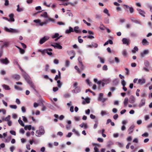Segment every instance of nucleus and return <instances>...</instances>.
Here are the masks:
<instances>
[{
	"label": "nucleus",
	"instance_id": "obj_60",
	"mask_svg": "<svg viewBox=\"0 0 152 152\" xmlns=\"http://www.w3.org/2000/svg\"><path fill=\"white\" fill-rule=\"evenodd\" d=\"M10 133L12 135H15L16 132H15L13 130H11L10 132Z\"/></svg>",
	"mask_w": 152,
	"mask_h": 152
},
{
	"label": "nucleus",
	"instance_id": "obj_8",
	"mask_svg": "<svg viewBox=\"0 0 152 152\" xmlns=\"http://www.w3.org/2000/svg\"><path fill=\"white\" fill-rule=\"evenodd\" d=\"M145 103V99L143 98L141 99L140 103L138 105V106L139 108L141 107H142L144 106Z\"/></svg>",
	"mask_w": 152,
	"mask_h": 152
},
{
	"label": "nucleus",
	"instance_id": "obj_46",
	"mask_svg": "<svg viewBox=\"0 0 152 152\" xmlns=\"http://www.w3.org/2000/svg\"><path fill=\"white\" fill-rule=\"evenodd\" d=\"M121 83L122 86H125L126 84V82L124 80L122 79L121 81Z\"/></svg>",
	"mask_w": 152,
	"mask_h": 152
},
{
	"label": "nucleus",
	"instance_id": "obj_56",
	"mask_svg": "<svg viewBox=\"0 0 152 152\" xmlns=\"http://www.w3.org/2000/svg\"><path fill=\"white\" fill-rule=\"evenodd\" d=\"M49 65L47 64L46 65V67L45 68V72H48L49 70Z\"/></svg>",
	"mask_w": 152,
	"mask_h": 152
},
{
	"label": "nucleus",
	"instance_id": "obj_1",
	"mask_svg": "<svg viewBox=\"0 0 152 152\" xmlns=\"http://www.w3.org/2000/svg\"><path fill=\"white\" fill-rule=\"evenodd\" d=\"M48 20L51 21L53 23L55 22V20L51 18H49L48 20H46L44 22H41V21L39 19L35 20L34 22L35 23L39 24V25L40 26H42L44 25H46L48 23Z\"/></svg>",
	"mask_w": 152,
	"mask_h": 152
},
{
	"label": "nucleus",
	"instance_id": "obj_64",
	"mask_svg": "<svg viewBox=\"0 0 152 152\" xmlns=\"http://www.w3.org/2000/svg\"><path fill=\"white\" fill-rule=\"evenodd\" d=\"M95 152H99L97 147L95 146L94 148Z\"/></svg>",
	"mask_w": 152,
	"mask_h": 152
},
{
	"label": "nucleus",
	"instance_id": "obj_15",
	"mask_svg": "<svg viewBox=\"0 0 152 152\" xmlns=\"http://www.w3.org/2000/svg\"><path fill=\"white\" fill-rule=\"evenodd\" d=\"M129 102L131 103H133L135 102V98L133 95L130 96L129 98Z\"/></svg>",
	"mask_w": 152,
	"mask_h": 152
},
{
	"label": "nucleus",
	"instance_id": "obj_17",
	"mask_svg": "<svg viewBox=\"0 0 152 152\" xmlns=\"http://www.w3.org/2000/svg\"><path fill=\"white\" fill-rule=\"evenodd\" d=\"M28 84L30 85V86L35 91H37L35 89V86L33 83L31 81L28 83Z\"/></svg>",
	"mask_w": 152,
	"mask_h": 152
},
{
	"label": "nucleus",
	"instance_id": "obj_21",
	"mask_svg": "<svg viewBox=\"0 0 152 152\" xmlns=\"http://www.w3.org/2000/svg\"><path fill=\"white\" fill-rule=\"evenodd\" d=\"M10 42L9 41L5 42L4 43V44L1 46V48L2 49L4 47H7L9 46Z\"/></svg>",
	"mask_w": 152,
	"mask_h": 152
},
{
	"label": "nucleus",
	"instance_id": "obj_20",
	"mask_svg": "<svg viewBox=\"0 0 152 152\" xmlns=\"http://www.w3.org/2000/svg\"><path fill=\"white\" fill-rule=\"evenodd\" d=\"M71 32H73V29L70 26L69 27V29H67L65 31V33L66 34H69Z\"/></svg>",
	"mask_w": 152,
	"mask_h": 152
},
{
	"label": "nucleus",
	"instance_id": "obj_32",
	"mask_svg": "<svg viewBox=\"0 0 152 152\" xmlns=\"http://www.w3.org/2000/svg\"><path fill=\"white\" fill-rule=\"evenodd\" d=\"M31 129V125H27L24 127V129L25 130L28 129L29 130H30Z\"/></svg>",
	"mask_w": 152,
	"mask_h": 152
},
{
	"label": "nucleus",
	"instance_id": "obj_29",
	"mask_svg": "<svg viewBox=\"0 0 152 152\" xmlns=\"http://www.w3.org/2000/svg\"><path fill=\"white\" fill-rule=\"evenodd\" d=\"M2 86L6 90H9L10 89L9 86L3 84L2 85Z\"/></svg>",
	"mask_w": 152,
	"mask_h": 152
},
{
	"label": "nucleus",
	"instance_id": "obj_61",
	"mask_svg": "<svg viewBox=\"0 0 152 152\" xmlns=\"http://www.w3.org/2000/svg\"><path fill=\"white\" fill-rule=\"evenodd\" d=\"M129 9V11L130 13H132L133 12L134 9L132 7H130Z\"/></svg>",
	"mask_w": 152,
	"mask_h": 152
},
{
	"label": "nucleus",
	"instance_id": "obj_59",
	"mask_svg": "<svg viewBox=\"0 0 152 152\" xmlns=\"http://www.w3.org/2000/svg\"><path fill=\"white\" fill-rule=\"evenodd\" d=\"M102 69L104 70H107L108 69L107 66L106 65H104Z\"/></svg>",
	"mask_w": 152,
	"mask_h": 152
},
{
	"label": "nucleus",
	"instance_id": "obj_35",
	"mask_svg": "<svg viewBox=\"0 0 152 152\" xmlns=\"http://www.w3.org/2000/svg\"><path fill=\"white\" fill-rule=\"evenodd\" d=\"M130 34L131 36L134 37H136L137 35V34L135 32H132Z\"/></svg>",
	"mask_w": 152,
	"mask_h": 152
},
{
	"label": "nucleus",
	"instance_id": "obj_5",
	"mask_svg": "<svg viewBox=\"0 0 152 152\" xmlns=\"http://www.w3.org/2000/svg\"><path fill=\"white\" fill-rule=\"evenodd\" d=\"M49 38V37L48 36H45L43 38L41 39L39 41V43L40 44H42L46 41L48 40Z\"/></svg>",
	"mask_w": 152,
	"mask_h": 152
},
{
	"label": "nucleus",
	"instance_id": "obj_24",
	"mask_svg": "<svg viewBox=\"0 0 152 152\" xmlns=\"http://www.w3.org/2000/svg\"><path fill=\"white\" fill-rule=\"evenodd\" d=\"M40 16L43 17L45 18H48L47 13L46 12H44L42 13V14L40 15Z\"/></svg>",
	"mask_w": 152,
	"mask_h": 152
},
{
	"label": "nucleus",
	"instance_id": "obj_13",
	"mask_svg": "<svg viewBox=\"0 0 152 152\" xmlns=\"http://www.w3.org/2000/svg\"><path fill=\"white\" fill-rule=\"evenodd\" d=\"M9 17L10 18L9 19V22H14L15 21V20L14 18V15L13 13H11L9 15Z\"/></svg>",
	"mask_w": 152,
	"mask_h": 152
},
{
	"label": "nucleus",
	"instance_id": "obj_58",
	"mask_svg": "<svg viewBox=\"0 0 152 152\" xmlns=\"http://www.w3.org/2000/svg\"><path fill=\"white\" fill-rule=\"evenodd\" d=\"M104 22L106 24L109 23V19L108 18H106L104 19Z\"/></svg>",
	"mask_w": 152,
	"mask_h": 152
},
{
	"label": "nucleus",
	"instance_id": "obj_6",
	"mask_svg": "<svg viewBox=\"0 0 152 152\" xmlns=\"http://www.w3.org/2000/svg\"><path fill=\"white\" fill-rule=\"evenodd\" d=\"M122 42L123 44L128 45L130 44V40L129 39H127L126 38H123L122 39Z\"/></svg>",
	"mask_w": 152,
	"mask_h": 152
},
{
	"label": "nucleus",
	"instance_id": "obj_9",
	"mask_svg": "<svg viewBox=\"0 0 152 152\" xmlns=\"http://www.w3.org/2000/svg\"><path fill=\"white\" fill-rule=\"evenodd\" d=\"M149 51L148 49L145 50L141 52L140 53V55L142 57H143L145 55H147L149 53Z\"/></svg>",
	"mask_w": 152,
	"mask_h": 152
},
{
	"label": "nucleus",
	"instance_id": "obj_53",
	"mask_svg": "<svg viewBox=\"0 0 152 152\" xmlns=\"http://www.w3.org/2000/svg\"><path fill=\"white\" fill-rule=\"evenodd\" d=\"M53 63L55 64H57L59 63V60L56 59H55L54 60Z\"/></svg>",
	"mask_w": 152,
	"mask_h": 152
},
{
	"label": "nucleus",
	"instance_id": "obj_19",
	"mask_svg": "<svg viewBox=\"0 0 152 152\" xmlns=\"http://www.w3.org/2000/svg\"><path fill=\"white\" fill-rule=\"evenodd\" d=\"M135 126L134 125H132L129 128V129H128V133L129 134H132L134 130V128Z\"/></svg>",
	"mask_w": 152,
	"mask_h": 152
},
{
	"label": "nucleus",
	"instance_id": "obj_2",
	"mask_svg": "<svg viewBox=\"0 0 152 152\" xmlns=\"http://www.w3.org/2000/svg\"><path fill=\"white\" fill-rule=\"evenodd\" d=\"M4 29L6 32L11 33L18 34L20 32V30L19 29L12 28H8L6 27H4Z\"/></svg>",
	"mask_w": 152,
	"mask_h": 152
},
{
	"label": "nucleus",
	"instance_id": "obj_43",
	"mask_svg": "<svg viewBox=\"0 0 152 152\" xmlns=\"http://www.w3.org/2000/svg\"><path fill=\"white\" fill-rule=\"evenodd\" d=\"M125 70H126V75H129L130 73L129 69L127 68H125Z\"/></svg>",
	"mask_w": 152,
	"mask_h": 152
},
{
	"label": "nucleus",
	"instance_id": "obj_12",
	"mask_svg": "<svg viewBox=\"0 0 152 152\" xmlns=\"http://www.w3.org/2000/svg\"><path fill=\"white\" fill-rule=\"evenodd\" d=\"M75 31L76 33L80 34L81 32V31L79 29V27L76 26L74 27L73 29V32Z\"/></svg>",
	"mask_w": 152,
	"mask_h": 152
},
{
	"label": "nucleus",
	"instance_id": "obj_38",
	"mask_svg": "<svg viewBox=\"0 0 152 152\" xmlns=\"http://www.w3.org/2000/svg\"><path fill=\"white\" fill-rule=\"evenodd\" d=\"M18 122L19 124L21 125L22 126H24V124H23V121L20 119V118L18 120Z\"/></svg>",
	"mask_w": 152,
	"mask_h": 152
},
{
	"label": "nucleus",
	"instance_id": "obj_62",
	"mask_svg": "<svg viewBox=\"0 0 152 152\" xmlns=\"http://www.w3.org/2000/svg\"><path fill=\"white\" fill-rule=\"evenodd\" d=\"M97 140V141L99 142H102L103 141V140L102 138L100 137L98 138Z\"/></svg>",
	"mask_w": 152,
	"mask_h": 152
},
{
	"label": "nucleus",
	"instance_id": "obj_34",
	"mask_svg": "<svg viewBox=\"0 0 152 152\" xmlns=\"http://www.w3.org/2000/svg\"><path fill=\"white\" fill-rule=\"evenodd\" d=\"M103 96V94L102 93H100L99 94V97L98 98V100L99 101H101V99H103L102 98V97Z\"/></svg>",
	"mask_w": 152,
	"mask_h": 152
},
{
	"label": "nucleus",
	"instance_id": "obj_14",
	"mask_svg": "<svg viewBox=\"0 0 152 152\" xmlns=\"http://www.w3.org/2000/svg\"><path fill=\"white\" fill-rule=\"evenodd\" d=\"M137 10L139 12V13L142 16L145 17V12L141 9L139 8L137 9Z\"/></svg>",
	"mask_w": 152,
	"mask_h": 152
},
{
	"label": "nucleus",
	"instance_id": "obj_23",
	"mask_svg": "<svg viewBox=\"0 0 152 152\" xmlns=\"http://www.w3.org/2000/svg\"><path fill=\"white\" fill-rule=\"evenodd\" d=\"M142 44L144 45H147L149 44V42L145 39H144L142 41Z\"/></svg>",
	"mask_w": 152,
	"mask_h": 152
},
{
	"label": "nucleus",
	"instance_id": "obj_16",
	"mask_svg": "<svg viewBox=\"0 0 152 152\" xmlns=\"http://www.w3.org/2000/svg\"><path fill=\"white\" fill-rule=\"evenodd\" d=\"M23 77L27 83L31 81L30 80V77L27 74H25L23 76Z\"/></svg>",
	"mask_w": 152,
	"mask_h": 152
},
{
	"label": "nucleus",
	"instance_id": "obj_33",
	"mask_svg": "<svg viewBox=\"0 0 152 152\" xmlns=\"http://www.w3.org/2000/svg\"><path fill=\"white\" fill-rule=\"evenodd\" d=\"M57 83L58 84V87L60 88H61L62 85V83L61 82V81L60 80H57Z\"/></svg>",
	"mask_w": 152,
	"mask_h": 152
},
{
	"label": "nucleus",
	"instance_id": "obj_30",
	"mask_svg": "<svg viewBox=\"0 0 152 152\" xmlns=\"http://www.w3.org/2000/svg\"><path fill=\"white\" fill-rule=\"evenodd\" d=\"M10 115H8L7 117H6L5 118H2L3 120L7 121H9L10 120Z\"/></svg>",
	"mask_w": 152,
	"mask_h": 152
},
{
	"label": "nucleus",
	"instance_id": "obj_48",
	"mask_svg": "<svg viewBox=\"0 0 152 152\" xmlns=\"http://www.w3.org/2000/svg\"><path fill=\"white\" fill-rule=\"evenodd\" d=\"M71 52L74 55V56H71L70 58V59H72L75 56V52L73 50H72L71 51Z\"/></svg>",
	"mask_w": 152,
	"mask_h": 152
},
{
	"label": "nucleus",
	"instance_id": "obj_27",
	"mask_svg": "<svg viewBox=\"0 0 152 152\" xmlns=\"http://www.w3.org/2000/svg\"><path fill=\"white\" fill-rule=\"evenodd\" d=\"M131 20L133 22H134L136 23L139 24H140V23L139 21H138V20L135 19L134 18H132L131 19Z\"/></svg>",
	"mask_w": 152,
	"mask_h": 152
},
{
	"label": "nucleus",
	"instance_id": "obj_36",
	"mask_svg": "<svg viewBox=\"0 0 152 152\" xmlns=\"http://www.w3.org/2000/svg\"><path fill=\"white\" fill-rule=\"evenodd\" d=\"M59 34L58 33H55L54 35L52 36V38L53 39L59 37Z\"/></svg>",
	"mask_w": 152,
	"mask_h": 152
},
{
	"label": "nucleus",
	"instance_id": "obj_63",
	"mask_svg": "<svg viewBox=\"0 0 152 152\" xmlns=\"http://www.w3.org/2000/svg\"><path fill=\"white\" fill-rule=\"evenodd\" d=\"M21 110L23 113H25L26 112V110L25 107L24 106L21 107Z\"/></svg>",
	"mask_w": 152,
	"mask_h": 152
},
{
	"label": "nucleus",
	"instance_id": "obj_7",
	"mask_svg": "<svg viewBox=\"0 0 152 152\" xmlns=\"http://www.w3.org/2000/svg\"><path fill=\"white\" fill-rule=\"evenodd\" d=\"M0 62L2 64H7L9 62V61L7 58H5L4 59H0Z\"/></svg>",
	"mask_w": 152,
	"mask_h": 152
},
{
	"label": "nucleus",
	"instance_id": "obj_37",
	"mask_svg": "<svg viewBox=\"0 0 152 152\" xmlns=\"http://www.w3.org/2000/svg\"><path fill=\"white\" fill-rule=\"evenodd\" d=\"M113 85H117L118 83V82L117 79L114 80L113 82Z\"/></svg>",
	"mask_w": 152,
	"mask_h": 152
},
{
	"label": "nucleus",
	"instance_id": "obj_26",
	"mask_svg": "<svg viewBox=\"0 0 152 152\" xmlns=\"http://www.w3.org/2000/svg\"><path fill=\"white\" fill-rule=\"evenodd\" d=\"M128 100L129 99L127 97L125 98L124 101V106L126 107L128 103Z\"/></svg>",
	"mask_w": 152,
	"mask_h": 152
},
{
	"label": "nucleus",
	"instance_id": "obj_45",
	"mask_svg": "<svg viewBox=\"0 0 152 152\" xmlns=\"http://www.w3.org/2000/svg\"><path fill=\"white\" fill-rule=\"evenodd\" d=\"M10 107L12 109H16L17 108V106L15 105H11L10 106Z\"/></svg>",
	"mask_w": 152,
	"mask_h": 152
},
{
	"label": "nucleus",
	"instance_id": "obj_4",
	"mask_svg": "<svg viewBox=\"0 0 152 152\" xmlns=\"http://www.w3.org/2000/svg\"><path fill=\"white\" fill-rule=\"evenodd\" d=\"M52 51V49L51 48L46 49L43 50L41 49L38 50V51L41 52L42 55L43 56L46 53L49 55H51L52 54V53L49 52H51Z\"/></svg>",
	"mask_w": 152,
	"mask_h": 152
},
{
	"label": "nucleus",
	"instance_id": "obj_22",
	"mask_svg": "<svg viewBox=\"0 0 152 152\" xmlns=\"http://www.w3.org/2000/svg\"><path fill=\"white\" fill-rule=\"evenodd\" d=\"M12 77L17 80H19L20 78V77L18 75L15 74L13 75Z\"/></svg>",
	"mask_w": 152,
	"mask_h": 152
},
{
	"label": "nucleus",
	"instance_id": "obj_42",
	"mask_svg": "<svg viewBox=\"0 0 152 152\" xmlns=\"http://www.w3.org/2000/svg\"><path fill=\"white\" fill-rule=\"evenodd\" d=\"M149 134L148 132H145L142 135V136L143 137H147L148 136Z\"/></svg>",
	"mask_w": 152,
	"mask_h": 152
},
{
	"label": "nucleus",
	"instance_id": "obj_47",
	"mask_svg": "<svg viewBox=\"0 0 152 152\" xmlns=\"http://www.w3.org/2000/svg\"><path fill=\"white\" fill-rule=\"evenodd\" d=\"M81 37L80 36H79L78 37V42L80 43H82L83 42V40L80 38Z\"/></svg>",
	"mask_w": 152,
	"mask_h": 152
},
{
	"label": "nucleus",
	"instance_id": "obj_44",
	"mask_svg": "<svg viewBox=\"0 0 152 152\" xmlns=\"http://www.w3.org/2000/svg\"><path fill=\"white\" fill-rule=\"evenodd\" d=\"M13 63L15 64L18 66H19V65L18 63V60L17 59H14L13 60Z\"/></svg>",
	"mask_w": 152,
	"mask_h": 152
},
{
	"label": "nucleus",
	"instance_id": "obj_31",
	"mask_svg": "<svg viewBox=\"0 0 152 152\" xmlns=\"http://www.w3.org/2000/svg\"><path fill=\"white\" fill-rule=\"evenodd\" d=\"M138 48L137 46H135L134 48V49L132 50V51L133 53H135L136 51H138Z\"/></svg>",
	"mask_w": 152,
	"mask_h": 152
},
{
	"label": "nucleus",
	"instance_id": "obj_50",
	"mask_svg": "<svg viewBox=\"0 0 152 152\" xmlns=\"http://www.w3.org/2000/svg\"><path fill=\"white\" fill-rule=\"evenodd\" d=\"M14 88L16 89H17V90H22V89L21 88H20L18 86H17L16 85L14 86Z\"/></svg>",
	"mask_w": 152,
	"mask_h": 152
},
{
	"label": "nucleus",
	"instance_id": "obj_57",
	"mask_svg": "<svg viewBox=\"0 0 152 152\" xmlns=\"http://www.w3.org/2000/svg\"><path fill=\"white\" fill-rule=\"evenodd\" d=\"M2 112L4 115H5L6 113V110L3 109H0V113Z\"/></svg>",
	"mask_w": 152,
	"mask_h": 152
},
{
	"label": "nucleus",
	"instance_id": "obj_25",
	"mask_svg": "<svg viewBox=\"0 0 152 152\" xmlns=\"http://www.w3.org/2000/svg\"><path fill=\"white\" fill-rule=\"evenodd\" d=\"M17 8L16 10L18 12H20L23 11L24 10V9L23 8H20V6L19 5H18L17 6Z\"/></svg>",
	"mask_w": 152,
	"mask_h": 152
},
{
	"label": "nucleus",
	"instance_id": "obj_39",
	"mask_svg": "<svg viewBox=\"0 0 152 152\" xmlns=\"http://www.w3.org/2000/svg\"><path fill=\"white\" fill-rule=\"evenodd\" d=\"M122 55L124 56H126L127 55V51L126 50H123L122 52Z\"/></svg>",
	"mask_w": 152,
	"mask_h": 152
},
{
	"label": "nucleus",
	"instance_id": "obj_49",
	"mask_svg": "<svg viewBox=\"0 0 152 152\" xmlns=\"http://www.w3.org/2000/svg\"><path fill=\"white\" fill-rule=\"evenodd\" d=\"M70 64V62L69 60H66V67H68L69 66Z\"/></svg>",
	"mask_w": 152,
	"mask_h": 152
},
{
	"label": "nucleus",
	"instance_id": "obj_41",
	"mask_svg": "<svg viewBox=\"0 0 152 152\" xmlns=\"http://www.w3.org/2000/svg\"><path fill=\"white\" fill-rule=\"evenodd\" d=\"M98 58L99 59L100 62L104 64V60L103 58H102L101 57L99 56H98Z\"/></svg>",
	"mask_w": 152,
	"mask_h": 152
},
{
	"label": "nucleus",
	"instance_id": "obj_51",
	"mask_svg": "<svg viewBox=\"0 0 152 152\" xmlns=\"http://www.w3.org/2000/svg\"><path fill=\"white\" fill-rule=\"evenodd\" d=\"M105 131V130L104 129H102V136L104 137H106V135L105 134H104V132Z\"/></svg>",
	"mask_w": 152,
	"mask_h": 152
},
{
	"label": "nucleus",
	"instance_id": "obj_55",
	"mask_svg": "<svg viewBox=\"0 0 152 152\" xmlns=\"http://www.w3.org/2000/svg\"><path fill=\"white\" fill-rule=\"evenodd\" d=\"M144 64L145 66L146 67H148L149 65V63L148 61H145L144 63Z\"/></svg>",
	"mask_w": 152,
	"mask_h": 152
},
{
	"label": "nucleus",
	"instance_id": "obj_28",
	"mask_svg": "<svg viewBox=\"0 0 152 152\" xmlns=\"http://www.w3.org/2000/svg\"><path fill=\"white\" fill-rule=\"evenodd\" d=\"M101 114L102 116H103L104 115L109 114V113H107V112L106 111L102 110L101 111Z\"/></svg>",
	"mask_w": 152,
	"mask_h": 152
},
{
	"label": "nucleus",
	"instance_id": "obj_11",
	"mask_svg": "<svg viewBox=\"0 0 152 152\" xmlns=\"http://www.w3.org/2000/svg\"><path fill=\"white\" fill-rule=\"evenodd\" d=\"M51 45L53 47L55 48H57L59 49H61L62 48V46L58 43H56L55 45L51 44Z\"/></svg>",
	"mask_w": 152,
	"mask_h": 152
},
{
	"label": "nucleus",
	"instance_id": "obj_18",
	"mask_svg": "<svg viewBox=\"0 0 152 152\" xmlns=\"http://www.w3.org/2000/svg\"><path fill=\"white\" fill-rule=\"evenodd\" d=\"M145 80L144 78L139 79L138 80V83L140 85H142L145 83Z\"/></svg>",
	"mask_w": 152,
	"mask_h": 152
},
{
	"label": "nucleus",
	"instance_id": "obj_54",
	"mask_svg": "<svg viewBox=\"0 0 152 152\" xmlns=\"http://www.w3.org/2000/svg\"><path fill=\"white\" fill-rule=\"evenodd\" d=\"M115 61L117 63H119L120 61V60L117 57L115 58Z\"/></svg>",
	"mask_w": 152,
	"mask_h": 152
},
{
	"label": "nucleus",
	"instance_id": "obj_52",
	"mask_svg": "<svg viewBox=\"0 0 152 152\" xmlns=\"http://www.w3.org/2000/svg\"><path fill=\"white\" fill-rule=\"evenodd\" d=\"M92 45L93 46V47H95V48H97L98 46V45L96 43L92 42Z\"/></svg>",
	"mask_w": 152,
	"mask_h": 152
},
{
	"label": "nucleus",
	"instance_id": "obj_10",
	"mask_svg": "<svg viewBox=\"0 0 152 152\" xmlns=\"http://www.w3.org/2000/svg\"><path fill=\"white\" fill-rule=\"evenodd\" d=\"M81 91V88L79 86L77 87L74 90H72V93L77 94L80 92Z\"/></svg>",
	"mask_w": 152,
	"mask_h": 152
},
{
	"label": "nucleus",
	"instance_id": "obj_40",
	"mask_svg": "<svg viewBox=\"0 0 152 152\" xmlns=\"http://www.w3.org/2000/svg\"><path fill=\"white\" fill-rule=\"evenodd\" d=\"M103 12L104 13L107 14L108 16H110V14L109 13V11L107 9H105L103 11Z\"/></svg>",
	"mask_w": 152,
	"mask_h": 152
},
{
	"label": "nucleus",
	"instance_id": "obj_3",
	"mask_svg": "<svg viewBox=\"0 0 152 152\" xmlns=\"http://www.w3.org/2000/svg\"><path fill=\"white\" fill-rule=\"evenodd\" d=\"M45 132L44 127L42 126H41L39 127V129L36 131L35 135L37 137H40L44 134Z\"/></svg>",
	"mask_w": 152,
	"mask_h": 152
}]
</instances>
